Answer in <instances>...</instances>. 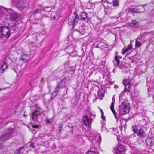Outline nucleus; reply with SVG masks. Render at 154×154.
<instances>
[{"label":"nucleus","mask_w":154,"mask_h":154,"mask_svg":"<svg viewBox=\"0 0 154 154\" xmlns=\"http://www.w3.org/2000/svg\"><path fill=\"white\" fill-rule=\"evenodd\" d=\"M14 135L13 128L11 127L8 128L5 131V133L3 134L2 136L0 137V150L4 148L3 143L4 141L11 138Z\"/></svg>","instance_id":"nucleus-1"},{"label":"nucleus","mask_w":154,"mask_h":154,"mask_svg":"<svg viewBox=\"0 0 154 154\" xmlns=\"http://www.w3.org/2000/svg\"><path fill=\"white\" fill-rule=\"evenodd\" d=\"M130 109V104L125 102L122 103L119 106V112L122 115L128 113Z\"/></svg>","instance_id":"nucleus-2"},{"label":"nucleus","mask_w":154,"mask_h":154,"mask_svg":"<svg viewBox=\"0 0 154 154\" xmlns=\"http://www.w3.org/2000/svg\"><path fill=\"white\" fill-rule=\"evenodd\" d=\"M89 140L95 147L96 146L100 144L101 140V137L100 134L95 136V135L92 134L89 137Z\"/></svg>","instance_id":"nucleus-3"},{"label":"nucleus","mask_w":154,"mask_h":154,"mask_svg":"<svg viewBox=\"0 0 154 154\" xmlns=\"http://www.w3.org/2000/svg\"><path fill=\"white\" fill-rule=\"evenodd\" d=\"M79 16L77 13L75 12L74 16H70L69 17L68 24L69 26H75L76 25L79 20Z\"/></svg>","instance_id":"nucleus-4"},{"label":"nucleus","mask_w":154,"mask_h":154,"mask_svg":"<svg viewBox=\"0 0 154 154\" xmlns=\"http://www.w3.org/2000/svg\"><path fill=\"white\" fill-rule=\"evenodd\" d=\"M11 35V32L9 29L6 26L0 27V38L2 35L6 38H8Z\"/></svg>","instance_id":"nucleus-5"},{"label":"nucleus","mask_w":154,"mask_h":154,"mask_svg":"<svg viewBox=\"0 0 154 154\" xmlns=\"http://www.w3.org/2000/svg\"><path fill=\"white\" fill-rule=\"evenodd\" d=\"M12 2L16 5L17 8L20 10L23 9L25 7V0H13Z\"/></svg>","instance_id":"nucleus-6"},{"label":"nucleus","mask_w":154,"mask_h":154,"mask_svg":"<svg viewBox=\"0 0 154 154\" xmlns=\"http://www.w3.org/2000/svg\"><path fill=\"white\" fill-rule=\"evenodd\" d=\"M41 109L38 107L35 106V110L32 113V115L31 116L32 118L33 121H36L37 120L38 116L41 114Z\"/></svg>","instance_id":"nucleus-7"},{"label":"nucleus","mask_w":154,"mask_h":154,"mask_svg":"<svg viewBox=\"0 0 154 154\" xmlns=\"http://www.w3.org/2000/svg\"><path fill=\"white\" fill-rule=\"evenodd\" d=\"M82 120L83 124L85 126L88 127H90L92 120V117L91 116L89 118L87 115H85L83 117Z\"/></svg>","instance_id":"nucleus-8"},{"label":"nucleus","mask_w":154,"mask_h":154,"mask_svg":"<svg viewBox=\"0 0 154 154\" xmlns=\"http://www.w3.org/2000/svg\"><path fill=\"white\" fill-rule=\"evenodd\" d=\"M144 10L145 9L144 8H143L142 9L141 8H128V11L131 13H141L143 12L144 11Z\"/></svg>","instance_id":"nucleus-9"},{"label":"nucleus","mask_w":154,"mask_h":154,"mask_svg":"<svg viewBox=\"0 0 154 154\" xmlns=\"http://www.w3.org/2000/svg\"><path fill=\"white\" fill-rule=\"evenodd\" d=\"M124 146L122 145H120L117 148H114V152L115 154H121L123 151H125Z\"/></svg>","instance_id":"nucleus-10"},{"label":"nucleus","mask_w":154,"mask_h":154,"mask_svg":"<svg viewBox=\"0 0 154 154\" xmlns=\"http://www.w3.org/2000/svg\"><path fill=\"white\" fill-rule=\"evenodd\" d=\"M66 83V80L63 79L61 81L58 83L57 85L58 86V87H59L60 88H62L65 87Z\"/></svg>","instance_id":"nucleus-11"},{"label":"nucleus","mask_w":154,"mask_h":154,"mask_svg":"<svg viewBox=\"0 0 154 154\" xmlns=\"http://www.w3.org/2000/svg\"><path fill=\"white\" fill-rule=\"evenodd\" d=\"M20 59L24 62H26L29 59V57L27 54H24L21 55Z\"/></svg>","instance_id":"nucleus-12"},{"label":"nucleus","mask_w":154,"mask_h":154,"mask_svg":"<svg viewBox=\"0 0 154 154\" xmlns=\"http://www.w3.org/2000/svg\"><path fill=\"white\" fill-rule=\"evenodd\" d=\"M8 66L4 62V64L2 65L1 67L0 68V72L1 73H3L4 70L6 69H7Z\"/></svg>","instance_id":"nucleus-13"},{"label":"nucleus","mask_w":154,"mask_h":154,"mask_svg":"<svg viewBox=\"0 0 154 154\" xmlns=\"http://www.w3.org/2000/svg\"><path fill=\"white\" fill-rule=\"evenodd\" d=\"M146 144L149 146H152L153 144L152 139L149 137L147 138L146 140Z\"/></svg>","instance_id":"nucleus-14"},{"label":"nucleus","mask_w":154,"mask_h":154,"mask_svg":"<svg viewBox=\"0 0 154 154\" xmlns=\"http://www.w3.org/2000/svg\"><path fill=\"white\" fill-rule=\"evenodd\" d=\"M128 24L132 27H136L138 25V23L135 20H133L131 23H128Z\"/></svg>","instance_id":"nucleus-15"},{"label":"nucleus","mask_w":154,"mask_h":154,"mask_svg":"<svg viewBox=\"0 0 154 154\" xmlns=\"http://www.w3.org/2000/svg\"><path fill=\"white\" fill-rule=\"evenodd\" d=\"M115 103H114L113 102H112L110 106V109L112 112L113 114L115 116V118H116V111L115 110L114 108V104H115Z\"/></svg>","instance_id":"nucleus-16"},{"label":"nucleus","mask_w":154,"mask_h":154,"mask_svg":"<svg viewBox=\"0 0 154 154\" xmlns=\"http://www.w3.org/2000/svg\"><path fill=\"white\" fill-rule=\"evenodd\" d=\"M80 16L83 20H84L87 18V14L85 12H81Z\"/></svg>","instance_id":"nucleus-17"},{"label":"nucleus","mask_w":154,"mask_h":154,"mask_svg":"<svg viewBox=\"0 0 154 154\" xmlns=\"http://www.w3.org/2000/svg\"><path fill=\"white\" fill-rule=\"evenodd\" d=\"M131 85V84H129L127 85H125V89L123 91V92H129L130 90V86Z\"/></svg>","instance_id":"nucleus-18"},{"label":"nucleus","mask_w":154,"mask_h":154,"mask_svg":"<svg viewBox=\"0 0 154 154\" xmlns=\"http://www.w3.org/2000/svg\"><path fill=\"white\" fill-rule=\"evenodd\" d=\"M123 84L124 85V86H125V85L131 84V83L128 79H125L123 81Z\"/></svg>","instance_id":"nucleus-19"},{"label":"nucleus","mask_w":154,"mask_h":154,"mask_svg":"<svg viewBox=\"0 0 154 154\" xmlns=\"http://www.w3.org/2000/svg\"><path fill=\"white\" fill-rule=\"evenodd\" d=\"M115 60L116 61V63H115V62H114V64L116 65H117L118 66H120V65L121 64V63L120 62L119 60L117 58V57H116L115 56Z\"/></svg>","instance_id":"nucleus-20"},{"label":"nucleus","mask_w":154,"mask_h":154,"mask_svg":"<svg viewBox=\"0 0 154 154\" xmlns=\"http://www.w3.org/2000/svg\"><path fill=\"white\" fill-rule=\"evenodd\" d=\"M145 134L144 131H139L137 133V135L141 137H143Z\"/></svg>","instance_id":"nucleus-21"},{"label":"nucleus","mask_w":154,"mask_h":154,"mask_svg":"<svg viewBox=\"0 0 154 154\" xmlns=\"http://www.w3.org/2000/svg\"><path fill=\"white\" fill-rule=\"evenodd\" d=\"M24 148V147H22L20 148L19 149L17 150L15 152V154H20L21 153V151Z\"/></svg>","instance_id":"nucleus-22"},{"label":"nucleus","mask_w":154,"mask_h":154,"mask_svg":"<svg viewBox=\"0 0 154 154\" xmlns=\"http://www.w3.org/2000/svg\"><path fill=\"white\" fill-rule=\"evenodd\" d=\"M138 128L137 126L136 125H134L132 127V130L135 133H136L137 131V130Z\"/></svg>","instance_id":"nucleus-23"},{"label":"nucleus","mask_w":154,"mask_h":154,"mask_svg":"<svg viewBox=\"0 0 154 154\" xmlns=\"http://www.w3.org/2000/svg\"><path fill=\"white\" fill-rule=\"evenodd\" d=\"M86 154H98V153L96 151L90 150L87 152Z\"/></svg>","instance_id":"nucleus-24"},{"label":"nucleus","mask_w":154,"mask_h":154,"mask_svg":"<svg viewBox=\"0 0 154 154\" xmlns=\"http://www.w3.org/2000/svg\"><path fill=\"white\" fill-rule=\"evenodd\" d=\"M119 5V2L118 0H114L113 1V6L114 7L118 6Z\"/></svg>","instance_id":"nucleus-25"},{"label":"nucleus","mask_w":154,"mask_h":154,"mask_svg":"<svg viewBox=\"0 0 154 154\" xmlns=\"http://www.w3.org/2000/svg\"><path fill=\"white\" fill-rule=\"evenodd\" d=\"M141 43L138 41L137 40H136L135 41V47H139L141 45Z\"/></svg>","instance_id":"nucleus-26"},{"label":"nucleus","mask_w":154,"mask_h":154,"mask_svg":"<svg viewBox=\"0 0 154 154\" xmlns=\"http://www.w3.org/2000/svg\"><path fill=\"white\" fill-rule=\"evenodd\" d=\"M41 10L40 9H37L35 10L33 12V14L34 15H36L37 13H39L40 11Z\"/></svg>","instance_id":"nucleus-27"},{"label":"nucleus","mask_w":154,"mask_h":154,"mask_svg":"<svg viewBox=\"0 0 154 154\" xmlns=\"http://www.w3.org/2000/svg\"><path fill=\"white\" fill-rule=\"evenodd\" d=\"M132 48V46L130 44L128 46V47L126 48H125V50L127 51L131 49Z\"/></svg>","instance_id":"nucleus-28"},{"label":"nucleus","mask_w":154,"mask_h":154,"mask_svg":"<svg viewBox=\"0 0 154 154\" xmlns=\"http://www.w3.org/2000/svg\"><path fill=\"white\" fill-rule=\"evenodd\" d=\"M57 93L56 92H54L51 94V97L52 98H54L57 95Z\"/></svg>","instance_id":"nucleus-29"},{"label":"nucleus","mask_w":154,"mask_h":154,"mask_svg":"<svg viewBox=\"0 0 154 154\" xmlns=\"http://www.w3.org/2000/svg\"><path fill=\"white\" fill-rule=\"evenodd\" d=\"M78 99H75V102L74 103H73L72 101V103L74 105L76 106L77 105L78 103Z\"/></svg>","instance_id":"nucleus-30"},{"label":"nucleus","mask_w":154,"mask_h":154,"mask_svg":"<svg viewBox=\"0 0 154 154\" xmlns=\"http://www.w3.org/2000/svg\"><path fill=\"white\" fill-rule=\"evenodd\" d=\"M59 89H60L59 87H58V86L57 85L55 89V91H54V92H56L57 94L59 91Z\"/></svg>","instance_id":"nucleus-31"},{"label":"nucleus","mask_w":154,"mask_h":154,"mask_svg":"<svg viewBox=\"0 0 154 154\" xmlns=\"http://www.w3.org/2000/svg\"><path fill=\"white\" fill-rule=\"evenodd\" d=\"M122 54H125L126 52H127V51L125 50V48L123 49L122 50Z\"/></svg>","instance_id":"nucleus-32"},{"label":"nucleus","mask_w":154,"mask_h":154,"mask_svg":"<svg viewBox=\"0 0 154 154\" xmlns=\"http://www.w3.org/2000/svg\"><path fill=\"white\" fill-rule=\"evenodd\" d=\"M30 147H32L33 148H34L35 147V146H34V144L33 143H31L30 144Z\"/></svg>","instance_id":"nucleus-33"},{"label":"nucleus","mask_w":154,"mask_h":154,"mask_svg":"<svg viewBox=\"0 0 154 154\" xmlns=\"http://www.w3.org/2000/svg\"><path fill=\"white\" fill-rule=\"evenodd\" d=\"M101 118L103 120H105V117L103 116V115H102V114H101Z\"/></svg>","instance_id":"nucleus-34"},{"label":"nucleus","mask_w":154,"mask_h":154,"mask_svg":"<svg viewBox=\"0 0 154 154\" xmlns=\"http://www.w3.org/2000/svg\"><path fill=\"white\" fill-rule=\"evenodd\" d=\"M75 53V54L74 55H73V56H76V53L75 52H73V53H72V52L70 53V55H71V56H72V54L73 53Z\"/></svg>","instance_id":"nucleus-35"},{"label":"nucleus","mask_w":154,"mask_h":154,"mask_svg":"<svg viewBox=\"0 0 154 154\" xmlns=\"http://www.w3.org/2000/svg\"><path fill=\"white\" fill-rule=\"evenodd\" d=\"M46 122L47 124H49L50 123V121L48 119H46Z\"/></svg>","instance_id":"nucleus-36"},{"label":"nucleus","mask_w":154,"mask_h":154,"mask_svg":"<svg viewBox=\"0 0 154 154\" xmlns=\"http://www.w3.org/2000/svg\"><path fill=\"white\" fill-rule=\"evenodd\" d=\"M59 132H60L62 129V127L61 126H60L59 128Z\"/></svg>","instance_id":"nucleus-37"},{"label":"nucleus","mask_w":154,"mask_h":154,"mask_svg":"<svg viewBox=\"0 0 154 154\" xmlns=\"http://www.w3.org/2000/svg\"><path fill=\"white\" fill-rule=\"evenodd\" d=\"M90 114L91 116H93V117H94V118H95V117L96 116V115L95 114H92V113H90Z\"/></svg>","instance_id":"nucleus-38"},{"label":"nucleus","mask_w":154,"mask_h":154,"mask_svg":"<svg viewBox=\"0 0 154 154\" xmlns=\"http://www.w3.org/2000/svg\"><path fill=\"white\" fill-rule=\"evenodd\" d=\"M115 56L116 57H117V58H118L119 60L121 59L122 58V57L121 56Z\"/></svg>","instance_id":"nucleus-39"},{"label":"nucleus","mask_w":154,"mask_h":154,"mask_svg":"<svg viewBox=\"0 0 154 154\" xmlns=\"http://www.w3.org/2000/svg\"><path fill=\"white\" fill-rule=\"evenodd\" d=\"M115 98L114 97H113L112 98V102H114V103H115Z\"/></svg>","instance_id":"nucleus-40"},{"label":"nucleus","mask_w":154,"mask_h":154,"mask_svg":"<svg viewBox=\"0 0 154 154\" xmlns=\"http://www.w3.org/2000/svg\"><path fill=\"white\" fill-rule=\"evenodd\" d=\"M100 112H101V114H102V115H103V110L100 108Z\"/></svg>","instance_id":"nucleus-41"},{"label":"nucleus","mask_w":154,"mask_h":154,"mask_svg":"<svg viewBox=\"0 0 154 154\" xmlns=\"http://www.w3.org/2000/svg\"><path fill=\"white\" fill-rule=\"evenodd\" d=\"M139 131H143L142 130V129H139V130H138V132H139Z\"/></svg>","instance_id":"nucleus-42"},{"label":"nucleus","mask_w":154,"mask_h":154,"mask_svg":"<svg viewBox=\"0 0 154 154\" xmlns=\"http://www.w3.org/2000/svg\"><path fill=\"white\" fill-rule=\"evenodd\" d=\"M33 127L35 128H37L38 127L37 126H33Z\"/></svg>","instance_id":"nucleus-43"},{"label":"nucleus","mask_w":154,"mask_h":154,"mask_svg":"<svg viewBox=\"0 0 154 154\" xmlns=\"http://www.w3.org/2000/svg\"><path fill=\"white\" fill-rule=\"evenodd\" d=\"M43 78H42V79H41V81H42H42H43Z\"/></svg>","instance_id":"nucleus-44"},{"label":"nucleus","mask_w":154,"mask_h":154,"mask_svg":"<svg viewBox=\"0 0 154 154\" xmlns=\"http://www.w3.org/2000/svg\"><path fill=\"white\" fill-rule=\"evenodd\" d=\"M117 87V85H115V88H116Z\"/></svg>","instance_id":"nucleus-45"},{"label":"nucleus","mask_w":154,"mask_h":154,"mask_svg":"<svg viewBox=\"0 0 154 154\" xmlns=\"http://www.w3.org/2000/svg\"><path fill=\"white\" fill-rule=\"evenodd\" d=\"M141 6H142V7H143V6H144V5H142Z\"/></svg>","instance_id":"nucleus-46"},{"label":"nucleus","mask_w":154,"mask_h":154,"mask_svg":"<svg viewBox=\"0 0 154 154\" xmlns=\"http://www.w3.org/2000/svg\"><path fill=\"white\" fill-rule=\"evenodd\" d=\"M153 98H154V96H153Z\"/></svg>","instance_id":"nucleus-47"}]
</instances>
